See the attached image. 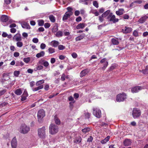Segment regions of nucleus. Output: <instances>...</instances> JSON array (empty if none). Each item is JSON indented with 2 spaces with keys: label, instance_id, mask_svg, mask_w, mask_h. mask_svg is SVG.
Segmentation results:
<instances>
[{
  "label": "nucleus",
  "instance_id": "nucleus-1",
  "mask_svg": "<svg viewBox=\"0 0 148 148\" xmlns=\"http://www.w3.org/2000/svg\"><path fill=\"white\" fill-rule=\"evenodd\" d=\"M47 128L45 126H43L42 127L38 129L37 132L38 136L41 138H44L46 136L45 132Z\"/></svg>",
  "mask_w": 148,
  "mask_h": 148
},
{
  "label": "nucleus",
  "instance_id": "nucleus-2",
  "mask_svg": "<svg viewBox=\"0 0 148 148\" xmlns=\"http://www.w3.org/2000/svg\"><path fill=\"white\" fill-rule=\"evenodd\" d=\"M50 134H54L57 133L58 131V126L53 123L50 124L49 127Z\"/></svg>",
  "mask_w": 148,
  "mask_h": 148
},
{
  "label": "nucleus",
  "instance_id": "nucleus-3",
  "mask_svg": "<svg viewBox=\"0 0 148 148\" xmlns=\"http://www.w3.org/2000/svg\"><path fill=\"white\" fill-rule=\"evenodd\" d=\"M44 83V80H41L37 81L36 83V85L38 86L37 87L33 88L32 90L33 91H36L42 89L43 87V86L42 84Z\"/></svg>",
  "mask_w": 148,
  "mask_h": 148
},
{
  "label": "nucleus",
  "instance_id": "nucleus-4",
  "mask_svg": "<svg viewBox=\"0 0 148 148\" xmlns=\"http://www.w3.org/2000/svg\"><path fill=\"white\" fill-rule=\"evenodd\" d=\"M30 130V128L29 127L27 126L25 124L22 125L19 129V132L20 133L26 134Z\"/></svg>",
  "mask_w": 148,
  "mask_h": 148
},
{
  "label": "nucleus",
  "instance_id": "nucleus-5",
  "mask_svg": "<svg viewBox=\"0 0 148 148\" xmlns=\"http://www.w3.org/2000/svg\"><path fill=\"white\" fill-rule=\"evenodd\" d=\"M45 115V112L43 110L41 109L38 112L37 117L38 121L39 123L41 122L42 121V119Z\"/></svg>",
  "mask_w": 148,
  "mask_h": 148
},
{
  "label": "nucleus",
  "instance_id": "nucleus-6",
  "mask_svg": "<svg viewBox=\"0 0 148 148\" xmlns=\"http://www.w3.org/2000/svg\"><path fill=\"white\" fill-rule=\"evenodd\" d=\"M127 98L126 94L122 93L116 96V100L118 102H121L124 101Z\"/></svg>",
  "mask_w": 148,
  "mask_h": 148
},
{
  "label": "nucleus",
  "instance_id": "nucleus-7",
  "mask_svg": "<svg viewBox=\"0 0 148 148\" xmlns=\"http://www.w3.org/2000/svg\"><path fill=\"white\" fill-rule=\"evenodd\" d=\"M93 114L95 116L98 118L101 117V111L99 109L97 108H94L93 109Z\"/></svg>",
  "mask_w": 148,
  "mask_h": 148
},
{
  "label": "nucleus",
  "instance_id": "nucleus-8",
  "mask_svg": "<svg viewBox=\"0 0 148 148\" xmlns=\"http://www.w3.org/2000/svg\"><path fill=\"white\" fill-rule=\"evenodd\" d=\"M132 116L134 118H136L139 116L141 114L140 111L136 108H134L132 111Z\"/></svg>",
  "mask_w": 148,
  "mask_h": 148
},
{
  "label": "nucleus",
  "instance_id": "nucleus-9",
  "mask_svg": "<svg viewBox=\"0 0 148 148\" xmlns=\"http://www.w3.org/2000/svg\"><path fill=\"white\" fill-rule=\"evenodd\" d=\"M108 19L110 21H112L113 23L117 22L119 21L118 18H116L114 15L112 13H110L108 17Z\"/></svg>",
  "mask_w": 148,
  "mask_h": 148
},
{
  "label": "nucleus",
  "instance_id": "nucleus-10",
  "mask_svg": "<svg viewBox=\"0 0 148 148\" xmlns=\"http://www.w3.org/2000/svg\"><path fill=\"white\" fill-rule=\"evenodd\" d=\"M143 89V88L142 87L140 86H136L132 88L131 91L133 93H136Z\"/></svg>",
  "mask_w": 148,
  "mask_h": 148
},
{
  "label": "nucleus",
  "instance_id": "nucleus-11",
  "mask_svg": "<svg viewBox=\"0 0 148 148\" xmlns=\"http://www.w3.org/2000/svg\"><path fill=\"white\" fill-rule=\"evenodd\" d=\"M11 145L12 148H16L17 146V141L15 137L14 138L11 142Z\"/></svg>",
  "mask_w": 148,
  "mask_h": 148
},
{
  "label": "nucleus",
  "instance_id": "nucleus-12",
  "mask_svg": "<svg viewBox=\"0 0 148 148\" xmlns=\"http://www.w3.org/2000/svg\"><path fill=\"white\" fill-rule=\"evenodd\" d=\"M13 39L16 41H21L22 40L21 34L19 33L16 34L13 37Z\"/></svg>",
  "mask_w": 148,
  "mask_h": 148
},
{
  "label": "nucleus",
  "instance_id": "nucleus-13",
  "mask_svg": "<svg viewBox=\"0 0 148 148\" xmlns=\"http://www.w3.org/2000/svg\"><path fill=\"white\" fill-rule=\"evenodd\" d=\"M148 18V16L147 15H145L140 18L138 20V22L140 23H143L145 22Z\"/></svg>",
  "mask_w": 148,
  "mask_h": 148
},
{
  "label": "nucleus",
  "instance_id": "nucleus-14",
  "mask_svg": "<svg viewBox=\"0 0 148 148\" xmlns=\"http://www.w3.org/2000/svg\"><path fill=\"white\" fill-rule=\"evenodd\" d=\"M131 144V141L130 139H126L123 141V145L125 146L130 145Z\"/></svg>",
  "mask_w": 148,
  "mask_h": 148
},
{
  "label": "nucleus",
  "instance_id": "nucleus-15",
  "mask_svg": "<svg viewBox=\"0 0 148 148\" xmlns=\"http://www.w3.org/2000/svg\"><path fill=\"white\" fill-rule=\"evenodd\" d=\"M59 44V42L56 40H53L50 42V45L54 47H57Z\"/></svg>",
  "mask_w": 148,
  "mask_h": 148
},
{
  "label": "nucleus",
  "instance_id": "nucleus-16",
  "mask_svg": "<svg viewBox=\"0 0 148 148\" xmlns=\"http://www.w3.org/2000/svg\"><path fill=\"white\" fill-rule=\"evenodd\" d=\"M111 42L113 45H118L119 44V42L117 38H112L111 39Z\"/></svg>",
  "mask_w": 148,
  "mask_h": 148
},
{
  "label": "nucleus",
  "instance_id": "nucleus-17",
  "mask_svg": "<svg viewBox=\"0 0 148 148\" xmlns=\"http://www.w3.org/2000/svg\"><path fill=\"white\" fill-rule=\"evenodd\" d=\"M86 26V25L84 23H80L76 26V28L77 29H82Z\"/></svg>",
  "mask_w": 148,
  "mask_h": 148
},
{
  "label": "nucleus",
  "instance_id": "nucleus-18",
  "mask_svg": "<svg viewBox=\"0 0 148 148\" xmlns=\"http://www.w3.org/2000/svg\"><path fill=\"white\" fill-rule=\"evenodd\" d=\"M124 13V10L123 8L119 9L118 10L116 11V14L119 16L122 15Z\"/></svg>",
  "mask_w": 148,
  "mask_h": 148
},
{
  "label": "nucleus",
  "instance_id": "nucleus-19",
  "mask_svg": "<svg viewBox=\"0 0 148 148\" xmlns=\"http://www.w3.org/2000/svg\"><path fill=\"white\" fill-rule=\"evenodd\" d=\"M45 54V53L44 51H41L40 52L37 53L36 55V57L39 58L41 57H43Z\"/></svg>",
  "mask_w": 148,
  "mask_h": 148
},
{
  "label": "nucleus",
  "instance_id": "nucleus-20",
  "mask_svg": "<svg viewBox=\"0 0 148 148\" xmlns=\"http://www.w3.org/2000/svg\"><path fill=\"white\" fill-rule=\"evenodd\" d=\"M82 140V138L81 137L79 136L76 137H75L74 140V143H80Z\"/></svg>",
  "mask_w": 148,
  "mask_h": 148
},
{
  "label": "nucleus",
  "instance_id": "nucleus-21",
  "mask_svg": "<svg viewBox=\"0 0 148 148\" xmlns=\"http://www.w3.org/2000/svg\"><path fill=\"white\" fill-rule=\"evenodd\" d=\"M1 20L3 22H6L8 20V17L5 15H3L1 17Z\"/></svg>",
  "mask_w": 148,
  "mask_h": 148
},
{
  "label": "nucleus",
  "instance_id": "nucleus-22",
  "mask_svg": "<svg viewBox=\"0 0 148 148\" xmlns=\"http://www.w3.org/2000/svg\"><path fill=\"white\" fill-rule=\"evenodd\" d=\"M132 30V29L131 27H125V29H123L122 31L123 33H127L130 32Z\"/></svg>",
  "mask_w": 148,
  "mask_h": 148
},
{
  "label": "nucleus",
  "instance_id": "nucleus-23",
  "mask_svg": "<svg viewBox=\"0 0 148 148\" xmlns=\"http://www.w3.org/2000/svg\"><path fill=\"white\" fill-rule=\"evenodd\" d=\"M85 36V34H83L81 35L78 36L75 38V40L76 41H78L82 39Z\"/></svg>",
  "mask_w": 148,
  "mask_h": 148
},
{
  "label": "nucleus",
  "instance_id": "nucleus-24",
  "mask_svg": "<svg viewBox=\"0 0 148 148\" xmlns=\"http://www.w3.org/2000/svg\"><path fill=\"white\" fill-rule=\"evenodd\" d=\"M21 26L23 28L29 29L30 28V27L29 25L26 23H22Z\"/></svg>",
  "mask_w": 148,
  "mask_h": 148
},
{
  "label": "nucleus",
  "instance_id": "nucleus-25",
  "mask_svg": "<svg viewBox=\"0 0 148 148\" xmlns=\"http://www.w3.org/2000/svg\"><path fill=\"white\" fill-rule=\"evenodd\" d=\"M88 72L87 69H85L82 71L80 73V77H82L85 75Z\"/></svg>",
  "mask_w": 148,
  "mask_h": 148
},
{
  "label": "nucleus",
  "instance_id": "nucleus-26",
  "mask_svg": "<svg viewBox=\"0 0 148 148\" xmlns=\"http://www.w3.org/2000/svg\"><path fill=\"white\" fill-rule=\"evenodd\" d=\"M15 93L18 95H20L22 93V91L21 89L19 88L16 90L14 91Z\"/></svg>",
  "mask_w": 148,
  "mask_h": 148
},
{
  "label": "nucleus",
  "instance_id": "nucleus-27",
  "mask_svg": "<svg viewBox=\"0 0 148 148\" xmlns=\"http://www.w3.org/2000/svg\"><path fill=\"white\" fill-rule=\"evenodd\" d=\"M54 120L55 123L57 125H59L60 124V121L58 118L57 116L56 115L54 116Z\"/></svg>",
  "mask_w": 148,
  "mask_h": 148
},
{
  "label": "nucleus",
  "instance_id": "nucleus-28",
  "mask_svg": "<svg viewBox=\"0 0 148 148\" xmlns=\"http://www.w3.org/2000/svg\"><path fill=\"white\" fill-rule=\"evenodd\" d=\"M56 36L58 37H62L63 36L62 32L61 31H59L56 32L55 34Z\"/></svg>",
  "mask_w": 148,
  "mask_h": 148
},
{
  "label": "nucleus",
  "instance_id": "nucleus-29",
  "mask_svg": "<svg viewBox=\"0 0 148 148\" xmlns=\"http://www.w3.org/2000/svg\"><path fill=\"white\" fill-rule=\"evenodd\" d=\"M110 138L109 136H107L104 139L101 141V143L102 144H105L109 140Z\"/></svg>",
  "mask_w": 148,
  "mask_h": 148
},
{
  "label": "nucleus",
  "instance_id": "nucleus-30",
  "mask_svg": "<svg viewBox=\"0 0 148 148\" xmlns=\"http://www.w3.org/2000/svg\"><path fill=\"white\" fill-rule=\"evenodd\" d=\"M48 51L49 54H52L55 52V49L50 47L49 48Z\"/></svg>",
  "mask_w": 148,
  "mask_h": 148
},
{
  "label": "nucleus",
  "instance_id": "nucleus-31",
  "mask_svg": "<svg viewBox=\"0 0 148 148\" xmlns=\"http://www.w3.org/2000/svg\"><path fill=\"white\" fill-rule=\"evenodd\" d=\"M49 18L51 22L53 23L55 22L56 20L55 18L53 15H50L49 16Z\"/></svg>",
  "mask_w": 148,
  "mask_h": 148
},
{
  "label": "nucleus",
  "instance_id": "nucleus-32",
  "mask_svg": "<svg viewBox=\"0 0 148 148\" xmlns=\"http://www.w3.org/2000/svg\"><path fill=\"white\" fill-rule=\"evenodd\" d=\"M58 30V26L57 25H55L53 27L52 29V31L53 32L55 33Z\"/></svg>",
  "mask_w": 148,
  "mask_h": 148
},
{
  "label": "nucleus",
  "instance_id": "nucleus-33",
  "mask_svg": "<svg viewBox=\"0 0 148 148\" xmlns=\"http://www.w3.org/2000/svg\"><path fill=\"white\" fill-rule=\"evenodd\" d=\"M16 45L17 47H22L23 45V43L21 41H18L16 43Z\"/></svg>",
  "mask_w": 148,
  "mask_h": 148
},
{
  "label": "nucleus",
  "instance_id": "nucleus-34",
  "mask_svg": "<svg viewBox=\"0 0 148 148\" xmlns=\"http://www.w3.org/2000/svg\"><path fill=\"white\" fill-rule=\"evenodd\" d=\"M110 12V10H108L103 13L102 15V16L106 17L108 15Z\"/></svg>",
  "mask_w": 148,
  "mask_h": 148
},
{
  "label": "nucleus",
  "instance_id": "nucleus-35",
  "mask_svg": "<svg viewBox=\"0 0 148 148\" xmlns=\"http://www.w3.org/2000/svg\"><path fill=\"white\" fill-rule=\"evenodd\" d=\"M42 62H43V64L44 66L47 67L49 66V64L47 61L43 60Z\"/></svg>",
  "mask_w": 148,
  "mask_h": 148
},
{
  "label": "nucleus",
  "instance_id": "nucleus-36",
  "mask_svg": "<svg viewBox=\"0 0 148 148\" xmlns=\"http://www.w3.org/2000/svg\"><path fill=\"white\" fill-rule=\"evenodd\" d=\"M38 25L39 26H42L44 24V21L42 20H38Z\"/></svg>",
  "mask_w": 148,
  "mask_h": 148
},
{
  "label": "nucleus",
  "instance_id": "nucleus-37",
  "mask_svg": "<svg viewBox=\"0 0 148 148\" xmlns=\"http://www.w3.org/2000/svg\"><path fill=\"white\" fill-rule=\"evenodd\" d=\"M23 60L24 62L28 63L30 61V59L29 57L25 58L23 59Z\"/></svg>",
  "mask_w": 148,
  "mask_h": 148
},
{
  "label": "nucleus",
  "instance_id": "nucleus-38",
  "mask_svg": "<svg viewBox=\"0 0 148 148\" xmlns=\"http://www.w3.org/2000/svg\"><path fill=\"white\" fill-rule=\"evenodd\" d=\"M43 68V66L42 65H38L34 69V70L36 71L37 70H41Z\"/></svg>",
  "mask_w": 148,
  "mask_h": 148
},
{
  "label": "nucleus",
  "instance_id": "nucleus-39",
  "mask_svg": "<svg viewBox=\"0 0 148 148\" xmlns=\"http://www.w3.org/2000/svg\"><path fill=\"white\" fill-rule=\"evenodd\" d=\"M90 128L88 127H86L84 128V129L82 130V131L84 133H86L87 132H88L90 131Z\"/></svg>",
  "mask_w": 148,
  "mask_h": 148
},
{
  "label": "nucleus",
  "instance_id": "nucleus-40",
  "mask_svg": "<svg viewBox=\"0 0 148 148\" xmlns=\"http://www.w3.org/2000/svg\"><path fill=\"white\" fill-rule=\"evenodd\" d=\"M24 65V63L22 61L18 62H16V66H23Z\"/></svg>",
  "mask_w": 148,
  "mask_h": 148
},
{
  "label": "nucleus",
  "instance_id": "nucleus-41",
  "mask_svg": "<svg viewBox=\"0 0 148 148\" xmlns=\"http://www.w3.org/2000/svg\"><path fill=\"white\" fill-rule=\"evenodd\" d=\"M148 65L146 66L145 69L143 70V73L145 74H148Z\"/></svg>",
  "mask_w": 148,
  "mask_h": 148
},
{
  "label": "nucleus",
  "instance_id": "nucleus-42",
  "mask_svg": "<svg viewBox=\"0 0 148 148\" xmlns=\"http://www.w3.org/2000/svg\"><path fill=\"white\" fill-rule=\"evenodd\" d=\"M20 74V71H15L14 72V75L16 77H18Z\"/></svg>",
  "mask_w": 148,
  "mask_h": 148
},
{
  "label": "nucleus",
  "instance_id": "nucleus-43",
  "mask_svg": "<svg viewBox=\"0 0 148 148\" xmlns=\"http://www.w3.org/2000/svg\"><path fill=\"white\" fill-rule=\"evenodd\" d=\"M58 49L59 50H63L64 49L65 47L62 45H60L58 46Z\"/></svg>",
  "mask_w": 148,
  "mask_h": 148
},
{
  "label": "nucleus",
  "instance_id": "nucleus-44",
  "mask_svg": "<svg viewBox=\"0 0 148 148\" xmlns=\"http://www.w3.org/2000/svg\"><path fill=\"white\" fill-rule=\"evenodd\" d=\"M108 64V62H106V63L104 64L103 66L102 67V69L104 70L107 67Z\"/></svg>",
  "mask_w": 148,
  "mask_h": 148
},
{
  "label": "nucleus",
  "instance_id": "nucleus-45",
  "mask_svg": "<svg viewBox=\"0 0 148 148\" xmlns=\"http://www.w3.org/2000/svg\"><path fill=\"white\" fill-rule=\"evenodd\" d=\"M46 47V45L43 43H42L40 45V48L42 49H44Z\"/></svg>",
  "mask_w": 148,
  "mask_h": 148
},
{
  "label": "nucleus",
  "instance_id": "nucleus-46",
  "mask_svg": "<svg viewBox=\"0 0 148 148\" xmlns=\"http://www.w3.org/2000/svg\"><path fill=\"white\" fill-rule=\"evenodd\" d=\"M75 102V101H73L70 102L69 104V107L70 108L72 109L73 107V104Z\"/></svg>",
  "mask_w": 148,
  "mask_h": 148
},
{
  "label": "nucleus",
  "instance_id": "nucleus-47",
  "mask_svg": "<svg viewBox=\"0 0 148 148\" xmlns=\"http://www.w3.org/2000/svg\"><path fill=\"white\" fill-rule=\"evenodd\" d=\"M93 4L94 6L97 8H98L99 7L98 4L96 1H94L93 2Z\"/></svg>",
  "mask_w": 148,
  "mask_h": 148
},
{
  "label": "nucleus",
  "instance_id": "nucleus-48",
  "mask_svg": "<svg viewBox=\"0 0 148 148\" xmlns=\"http://www.w3.org/2000/svg\"><path fill=\"white\" fill-rule=\"evenodd\" d=\"M73 13L72 12H67L65 13L69 17L72 15Z\"/></svg>",
  "mask_w": 148,
  "mask_h": 148
},
{
  "label": "nucleus",
  "instance_id": "nucleus-49",
  "mask_svg": "<svg viewBox=\"0 0 148 148\" xmlns=\"http://www.w3.org/2000/svg\"><path fill=\"white\" fill-rule=\"evenodd\" d=\"M44 29L43 27H40L38 28V29L37 30V31L39 32H43L44 31Z\"/></svg>",
  "mask_w": 148,
  "mask_h": 148
},
{
  "label": "nucleus",
  "instance_id": "nucleus-50",
  "mask_svg": "<svg viewBox=\"0 0 148 148\" xmlns=\"http://www.w3.org/2000/svg\"><path fill=\"white\" fill-rule=\"evenodd\" d=\"M61 79L62 81H64L65 79V75L64 73L62 74V75Z\"/></svg>",
  "mask_w": 148,
  "mask_h": 148
},
{
  "label": "nucleus",
  "instance_id": "nucleus-51",
  "mask_svg": "<svg viewBox=\"0 0 148 148\" xmlns=\"http://www.w3.org/2000/svg\"><path fill=\"white\" fill-rule=\"evenodd\" d=\"M106 62H108V61H106V58H103V59H102L100 61V63L102 64V63H105Z\"/></svg>",
  "mask_w": 148,
  "mask_h": 148
},
{
  "label": "nucleus",
  "instance_id": "nucleus-52",
  "mask_svg": "<svg viewBox=\"0 0 148 148\" xmlns=\"http://www.w3.org/2000/svg\"><path fill=\"white\" fill-rule=\"evenodd\" d=\"M4 1L5 4L8 5L11 2L12 0H4Z\"/></svg>",
  "mask_w": 148,
  "mask_h": 148
},
{
  "label": "nucleus",
  "instance_id": "nucleus-53",
  "mask_svg": "<svg viewBox=\"0 0 148 148\" xmlns=\"http://www.w3.org/2000/svg\"><path fill=\"white\" fill-rule=\"evenodd\" d=\"M50 24L48 23H45L44 24V27L46 28H48L50 27Z\"/></svg>",
  "mask_w": 148,
  "mask_h": 148
},
{
  "label": "nucleus",
  "instance_id": "nucleus-54",
  "mask_svg": "<svg viewBox=\"0 0 148 148\" xmlns=\"http://www.w3.org/2000/svg\"><path fill=\"white\" fill-rule=\"evenodd\" d=\"M32 41L34 43H37L38 42V40L37 38H34L33 39Z\"/></svg>",
  "mask_w": 148,
  "mask_h": 148
},
{
  "label": "nucleus",
  "instance_id": "nucleus-55",
  "mask_svg": "<svg viewBox=\"0 0 148 148\" xmlns=\"http://www.w3.org/2000/svg\"><path fill=\"white\" fill-rule=\"evenodd\" d=\"M6 90L5 89H4L0 91V96L3 95L6 92Z\"/></svg>",
  "mask_w": 148,
  "mask_h": 148
},
{
  "label": "nucleus",
  "instance_id": "nucleus-56",
  "mask_svg": "<svg viewBox=\"0 0 148 148\" xmlns=\"http://www.w3.org/2000/svg\"><path fill=\"white\" fill-rule=\"evenodd\" d=\"M142 2V1L141 0H137L136 1H135L134 2V3H136L138 4H140Z\"/></svg>",
  "mask_w": 148,
  "mask_h": 148
},
{
  "label": "nucleus",
  "instance_id": "nucleus-57",
  "mask_svg": "<svg viewBox=\"0 0 148 148\" xmlns=\"http://www.w3.org/2000/svg\"><path fill=\"white\" fill-rule=\"evenodd\" d=\"M72 57L74 58H76L77 56V55L75 53H73L72 54Z\"/></svg>",
  "mask_w": 148,
  "mask_h": 148
},
{
  "label": "nucleus",
  "instance_id": "nucleus-58",
  "mask_svg": "<svg viewBox=\"0 0 148 148\" xmlns=\"http://www.w3.org/2000/svg\"><path fill=\"white\" fill-rule=\"evenodd\" d=\"M69 18L67 15L66 14H64V15L63 18V21L67 20L68 18Z\"/></svg>",
  "mask_w": 148,
  "mask_h": 148
},
{
  "label": "nucleus",
  "instance_id": "nucleus-59",
  "mask_svg": "<svg viewBox=\"0 0 148 148\" xmlns=\"http://www.w3.org/2000/svg\"><path fill=\"white\" fill-rule=\"evenodd\" d=\"M133 35L135 37H137L138 36V32L136 30H134L133 32Z\"/></svg>",
  "mask_w": 148,
  "mask_h": 148
},
{
  "label": "nucleus",
  "instance_id": "nucleus-60",
  "mask_svg": "<svg viewBox=\"0 0 148 148\" xmlns=\"http://www.w3.org/2000/svg\"><path fill=\"white\" fill-rule=\"evenodd\" d=\"M19 53L18 52H15L14 53V57H17L19 56Z\"/></svg>",
  "mask_w": 148,
  "mask_h": 148
},
{
  "label": "nucleus",
  "instance_id": "nucleus-61",
  "mask_svg": "<svg viewBox=\"0 0 148 148\" xmlns=\"http://www.w3.org/2000/svg\"><path fill=\"white\" fill-rule=\"evenodd\" d=\"M68 100L69 101H75L73 98L72 96H70L69 97Z\"/></svg>",
  "mask_w": 148,
  "mask_h": 148
},
{
  "label": "nucleus",
  "instance_id": "nucleus-62",
  "mask_svg": "<svg viewBox=\"0 0 148 148\" xmlns=\"http://www.w3.org/2000/svg\"><path fill=\"white\" fill-rule=\"evenodd\" d=\"M65 58V56L62 55H61L59 56V58L61 60H63Z\"/></svg>",
  "mask_w": 148,
  "mask_h": 148
},
{
  "label": "nucleus",
  "instance_id": "nucleus-63",
  "mask_svg": "<svg viewBox=\"0 0 148 148\" xmlns=\"http://www.w3.org/2000/svg\"><path fill=\"white\" fill-rule=\"evenodd\" d=\"M10 49L12 51H14L15 50V47L14 46H11L10 47Z\"/></svg>",
  "mask_w": 148,
  "mask_h": 148
},
{
  "label": "nucleus",
  "instance_id": "nucleus-64",
  "mask_svg": "<svg viewBox=\"0 0 148 148\" xmlns=\"http://www.w3.org/2000/svg\"><path fill=\"white\" fill-rule=\"evenodd\" d=\"M91 115V114L88 112L86 113L85 114L86 117L87 118H89Z\"/></svg>",
  "mask_w": 148,
  "mask_h": 148
}]
</instances>
